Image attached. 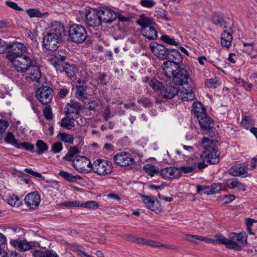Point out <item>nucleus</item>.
<instances>
[{"label":"nucleus","mask_w":257,"mask_h":257,"mask_svg":"<svg viewBox=\"0 0 257 257\" xmlns=\"http://www.w3.org/2000/svg\"><path fill=\"white\" fill-rule=\"evenodd\" d=\"M17 148L18 149H24L26 150L27 151H32L34 149V146L29 143L27 142H23L19 143L18 145H17Z\"/></svg>","instance_id":"51"},{"label":"nucleus","mask_w":257,"mask_h":257,"mask_svg":"<svg viewBox=\"0 0 257 257\" xmlns=\"http://www.w3.org/2000/svg\"><path fill=\"white\" fill-rule=\"evenodd\" d=\"M136 23L141 26V28L155 25V23L152 18L147 17L144 14L140 16L139 18L136 21Z\"/></svg>","instance_id":"27"},{"label":"nucleus","mask_w":257,"mask_h":257,"mask_svg":"<svg viewBox=\"0 0 257 257\" xmlns=\"http://www.w3.org/2000/svg\"><path fill=\"white\" fill-rule=\"evenodd\" d=\"M86 88L87 86L84 82L80 85H76V91L75 92L76 97L80 100L85 101L87 100L86 97Z\"/></svg>","instance_id":"28"},{"label":"nucleus","mask_w":257,"mask_h":257,"mask_svg":"<svg viewBox=\"0 0 257 257\" xmlns=\"http://www.w3.org/2000/svg\"><path fill=\"white\" fill-rule=\"evenodd\" d=\"M212 143L213 142L211 140L206 137H203L200 143V146L205 149L204 151H208L209 150L213 148L211 147Z\"/></svg>","instance_id":"42"},{"label":"nucleus","mask_w":257,"mask_h":257,"mask_svg":"<svg viewBox=\"0 0 257 257\" xmlns=\"http://www.w3.org/2000/svg\"><path fill=\"white\" fill-rule=\"evenodd\" d=\"M178 169L180 170L181 174H182V172L184 173H191L193 172L194 170L196 169L195 162L193 164V163L191 161V160H190L189 165L182 166Z\"/></svg>","instance_id":"38"},{"label":"nucleus","mask_w":257,"mask_h":257,"mask_svg":"<svg viewBox=\"0 0 257 257\" xmlns=\"http://www.w3.org/2000/svg\"><path fill=\"white\" fill-rule=\"evenodd\" d=\"M161 175L166 179H177L181 176L180 170L178 168L167 167L161 170Z\"/></svg>","instance_id":"16"},{"label":"nucleus","mask_w":257,"mask_h":257,"mask_svg":"<svg viewBox=\"0 0 257 257\" xmlns=\"http://www.w3.org/2000/svg\"><path fill=\"white\" fill-rule=\"evenodd\" d=\"M69 35L72 42L80 44L86 40L87 33L85 28L82 26L73 24L69 28Z\"/></svg>","instance_id":"4"},{"label":"nucleus","mask_w":257,"mask_h":257,"mask_svg":"<svg viewBox=\"0 0 257 257\" xmlns=\"http://www.w3.org/2000/svg\"><path fill=\"white\" fill-rule=\"evenodd\" d=\"M198 120L202 130H209L213 126V120L206 113L204 116H200Z\"/></svg>","instance_id":"26"},{"label":"nucleus","mask_w":257,"mask_h":257,"mask_svg":"<svg viewBox=\"0 0 257 257\" xmlns=\"http://www.w3.org/2000/svg\"><path fill=\"white\" fill-rule=\"evenodd\" d=\"M6 5L7 6H8L16 11H21L23 10V9L20 7H19L16 3L14 2H12V1H7L6 2Z\"/></svg>","instance_id":"60"},{"label":"nucleus","mask_w":257,"mask_h":257,"mask_svg":"<svg viewBox=\"0 0 257 257\" xmlns=\"http://www.w3.org/2000/svg\"><path fill=\"white\" fill-rule=\"evenodd\" d=\"M192 110L197 119L199 118L200 116H204L205 114L206 113L205 109L202 104L199 102H195L193 103Z\"/></svg>","instance_id":"29"},{"label":"nucleus","mask_w":257,"mask_h":257,"mask_svg":"<svg viewBox=\"0 0 257 257\" xmlns=\"http://www.w3.org/2000/svg\"><path fill=\"white\" fill-rule=\"evenodd\" d=\"M66 56L57 53L53 55L49 59L50 63L55 68L57 72L63 73L64 67L67 63L65 62Z\"/></svg>","instance_id":"14"},{"label":"nucleus","mask_w":257,"mask_h":257,"mask_svg":"<svg viewBox=\"0 0 257 257\" xmlns=\"http://www.w3.org/2000/svg\"><path fill=\"white\" fill-rule=\"evenodd\" d=\"M53 93V89L50 87L42 86L37 90L36 96L42 103L47 104L52 101Z\"/></svg>","instance_id":"8"},{"label":"nucleus","mask_w":257,"mask_h":257,"mask_svg":"<svg viewBox=\"0 0 257 257\" xmlns=\"http://www.w3.org/2000/svg\"><path fill=\"white\" fill-rule=\"evenodd\" d=\"M197 193L200 194H212L210 186H201L198 185L197 186Z\"/></svg>","instance_id":"47"},{"label":"nucleus","mask_w":257,"mask_h":257,"mask_svg":"<svg viewBox=\"0 0 257 257\" xmlns=\"http://www.w3.org/2000/svg\"><path fill=\"white\" fill-rule=\"evenodd\" d=\"M155 25L145 27L141 29V33L143 36L149 40H154L158 37V32Z\"/></svg>","instance_id":"20"},{"label":"nucleus","mask_w":257,"mask_h":257,"mask_svg":"<svg viewBox=\"0 0 257 257\" xmlns=\"http://www.w3.org/2000/svg\"><path fill=\"white\" fill-rule=\"evenodd\" d=\"M11 48L6 53V58L16 70L20 73L27 72L35 63V57L26 53L27 48L24 44L15 41L8 45Z\"/></svg>","instance_id":"1"},{"label":"nucleus","mask_w":257,"mask_h":257,"mask_svg":"<svg viewBox=\"0 0 257 257\" xmlns=\"http://www.w3.org/2000/svg\"><path fill=\"white\" fill-rule=\"evenodd\" d=\"M178 92V89L172 85L163 86L159 93L160 96L165 99L173 98Z\"/></svg>","instance_id":"18"},{"label":"nucleus","mask_w":257,"mask_h":257,"mask_svg":"<svg viewBox=\"0 0 257 257\" xmlns=\"http://www.w3.org/2000/svg\"><path fill=\"white\" fill-rule=\"evenodd\" d=\"M27 14L30 18H43L44 14L40 12L39 10L36 9H30L27 11Z\"/></svg>","instance_id":"44"},{"label":"nucleus","mask_w":257,"mask_h":257,"mask_svg":"<svg viewBox=\"0 0 257 257\" xmlns=\"http://www.w3.org/2000/svg\"><path fill=\"white\" fill-rule=\"evenodd\" d=\"M10 243L12 245L22 251H26L31 249L33 246H40L39 243L29 242L26 240L11 239Z\"/></svg>","instance_id":"13"},{"label":"nucleus","mask_w":257,"mask_h":257,"mask_svg":"<svg viewBox=\"0 0 257 257\" xmlns=\"http://www.w3.org/2000/svg\"><path fill=\"white\" fill-rule=\"evenodd\" d=\"M229 237L228 248L239 250L241 246L245 245L246 242V237L242 233H231L229 234Z\"/></svg>","instance_id":"6"},{"label":"nucleus","mask_w":257,"mask_h":257,"mask_svg":"<svg viewBox=\"0 0 257 257\" xmlns=\"http://www.w3.org/2000/svg\"><path fill=\"white\" fill-rule=\"evenodd\" d=\"M241 125L247 129L253 125V120L250 116H244L240 122Z\"/></svg>","instance_id":"41"},{"label":"nucleus","mask_w":257,"mask_h":257,"mask_svg":"<svg viewBox=\"0 0 257 257\" xmlns=\"http://www.w3.org/2000/svg\"><path fill=\"white\" fill-rule=\"evenodd\" d=\"M59 175L69 182H75L78 179H80V177L79 175L74 176L71 173L64 171H61L59 172Z\"/></svg>","instance_id":"36"},{"label":"nucleus","mask_w":257,"mask_h":257,"mask_svg":"<svg viewBox=\"0 0 257 257\" xmlns=\"http://www.w3.org/2000/svg\"><path fill=\"white\" fill-rule=\"evenodd\" d=\"M59 206H65L67 207H80V202L78 201H69L59 203Z\"/></svg>","instance_id":"54"},{"label":"nucleus","mask_w":257,"mask_h":257,"mask_svg":"<svg viewBox=\"0 0 257 257\" xmlns=\"http://www.w3.org/2000/svg\"><path fill=\"white\" fill-rule=\"evenodd\" d=\"M86 23L89 27L93 28L101 25V22L97 10H91L86 14Z\"/></svg>","instance_id":"12"},{"label":"nucleus","mask_w":257,"mask_h":257,"mask_svg":"<svg viewBox=\"0 0 257 257\" xmlns=\"http://www.w3.org/2000/svg\"><path fill=\"white\" fill-rule=\"evenodd\" d=\"M24 200L28 207L35 209L39 206L41 202V197L38 193L33 192L27 195Z\"/></svg>","instance_id":"15"},{"label":"nucleus","mask_w":257,"mask_h":257,"mask_svg":"<svg viewBox=\"0 0 257 257\" xmlns=\"http://www.w3.org/2000/svg\"><path fill=\"white\" fill-rule=\"evenodd\" d=\"M114 163L120 166H126L134 163L135 160L132 155L126 152L117 153L113 157Z\"/></svg>","instance_id":"10"},{"label":"nucleus","mask_w":257,"mask_h":257,"mask_svg":"<svg viewBox=\"0 0 257 257\" xmlns=\"http://www.w3.org/2000/svg\"><path fill=\"white\" fill-rule=\"evenodd\" d=\"M74 119V118L69 116V115L68 117H63L61 119V122H60V125L68 130H71L75 125Z\"/></svg>","instance_id":"32"},{"label":"nucleus","mask_w":257,"mask_h":257,"mask_svg":"<svg viewBox=\"0 0 257 257\" xmlns=\"http://www.w3.org/2000/svg\"><path fill=\"white\" fill-rule=\"evenodd\" d=\"M253 43H244L243 45L245 47H247L245 50L244 51L248 53L251 56V58H255L256 57V54H254L251 50L253 48Z\"/></svg>","instance_id":"53"},{"label":"nucleus","mask_w":257,"mask_h":257,"mask_svg":"<svg viewBox=\"0 0 257 257\" xmlns=\"http://www.w3.org/2000/svg\"><path fill=\"white\" fill-rule=\"evenodd\" d=\"M61 39L53 33H47L43 38L44 47L50 51L56 50L60 46Z\"/></svg>","instance_id":"9"},{"label":"nucleus","mask_w":257,"mask_h":257,"mask_svg":"<svg viewBox=\"0 0 257 257\" xmlns=\"http://www.w3.org/2000/svg\"><path fill=\"white\" fill-rule=\"evenodd\" d=\"M219 154L213 148L208 151H204L200 158H204L207 162L215 164L219 162Z\"/></svg>","instance_id":"21"},{"label":"nucleus","mask_w":257,"mask_h":257,"mask_svg":"<svg viewBox=\"0 0 257 257\" xmlns=\"http://www.w3.org/2000/svg\"><path fill=\"white\" fill-rule=\"evenodd\" d=\"M139 103L142 104L146 107H149L152 105V102L150 100L146 97H141L138 100Z\"/></svg>","instance_id":"56"},{"label":"nucleus","mask_w":257,"mask_h":257,"mask_svg":"<svg viewBox=\"0 0 257 257\" xmlns=\"http://www.w3.org/2000/svg\"><path fill=\"white\" fill-rule=\"evenodd\" d=\"M151 49L155 56L162 60L166 59L170 51V49L166 48L165 46L161 44L152 46Z\"/></svg>","instance_id":"23"},{"label":"nucleus","mask_w":257,"mask_h":257,"mask_svg":"<svg viewBox=\"0 0 257 257\" xmlns=\"http://www.w3.org/2000/svg\"><path fill=\"white\" fill-rule=\"evenodd\" d=\"M186 236L188 237L187 240L189 241H191L194 243H196V241H194L192 238H194L195 239H197L198 240L202 241L204 240V237L200 235H191V234H187Z\"/></svg>","instance_id":"61"},{"label":"nucleus","mask_w":257,"mask_h":257,"mask_svg":"<svg viewBox=\"0 0 257 257\" xmlns=\"http://www.w3.org/2000/svg\"><path fill=\"white\" fill-rule=\"evenodd\" d=\"M139 4L144 8L150 9L155 6L156 2L154 0H141Z\"/></svg>","instance_id":"49"},{"label":"nucleus","mask_w":257,"mask_h":257,"mask_svg":"<svg viewBox=\"0 0 257 257\" xmlns=\"http://www.w3.org/2000/svg\"><path fill=\"white\" fill-rule=\"evenodd\" d=\"M167 61L164 62L161 68L162 70H165L168 73L172 71V69L177 68L178 66L182 65V57L180 53L176 50H170L166 58Z\"/></svg>","instance_id":"3"},{"label":"nucleus","mask_w":257,"mask_h":257,"mask_svg":"<svg viewBox=\"0 0 257 257\" xmlns=\"http://www.w3.org/2000/svg\"><path fill=\"white\" fill-rule=\"evenodd\" d=\"M226 185L230 189H233L238 185H241L242 187H243L241 184L239 183L238 179L236 178H231L227 179L226 181Z\"/></svg>","instance_id":"45"},{"label":"nucleus","mask_w":257,"mask_h":257,"mask_svg":"<svg viewBox=\"0 0 257 257\" xmlns=\"http://www.w3.org/2000/svg\"><path fill=\"white\" fill-rule=\"evenodd\" d=\"M44 115L45 117L48 119L50 120L52 118L53 115L52 113V110L49 106H46L44 110Z\"/></svg>","instance_id":"58"},{"label":"nucleus","mask_w":257,"mask_h":257,"mask_svg":"<svg viewBox=\"0 0 257 257\" xmlns=\"http://www.w3.org/2000/svg\"><path fill=\"white\" fill-rule=\"evenodd\" d=\"M77 69L74 64L66 63L64 67V71L66 75L70 78H73L76 76Z\"/></svg>","instance_id":"31"},{"label":"nucleus","mask_w":257,"mask_h":257,"mask_svg":"<svg viewBox=\"0 0 257 257\" xmlns=\"http://www.w3.org/2000/svg\"><path fill=\"white\" fill-rule=\"evenodd\" d=\"M232 35L230 33L224 31L221 35V45L223 47L229 48L231 45Z\"/></svg>","instance_id":"30"},{"label":"nucleus","mask_w":257,"mask_h":257,"mask_svg":"<svg viewBox=\"0 0 257 257\" xmlns=\"http://www.w3.org/2000/svg\"><path fill=\"white\" fill-rule=\"evenodd\" d=\"M31 68H29V75L30 78L34 81L37 82H40V79L41 78L42 74L40 70V68L38 65L36 60L34 65H32Z\"/></svg>","instance_id":"22"},{"label":"nucleus","mask_w":257,"mask_h":257,"mask_svg":"<svg viewBox=\"0 0 257 257\" xmlns=\"http://www.w3.org/2000/svg\"><path fill=\"white\" fill-rule=\"evenodd\" d=\"M210 187L213 194L219 192L221 190L222 185L220 184H213Z\"/></svg>","instance_id":"64"},{"label":"nucleus","mask_w":257,"mask_h":257,"mask_svg":"<svg viewBox=\"0 0 257 257\" xmlns=\"http://www.w3.org/2000/svg\"><path fill=\"white\" fill-rule=\"evenodd\" d=\"M148 83L149 86L151 87L156 92H160L163 86L162 83L156 79L149 80Z\"/></svg>","instance_id":"39"},{"label":"nucleus","mask_w":257,"mask_h":257,"mask_svg":"<svg viewBox=\"0 0 257 257\" xmlns=\"http://www.w3.org/2000/svg\"><path fill=\"white\" fill-rule=\"evenodd\" d=\"M38 150L37 153L39 155L43 154L48 149V146L43 141L38 140L36 144Z\"/></svg>","instance_id":"40"},{"label":"nucleus","mask_w":257,"mask_h":257,"mask_svg":"<svg viewBox=\"0 0 257 257\" xmlns=\"http://www.w3.org/2000/svg\"><path fill=\"white\" fill-rule=\"evenodd\" d=\"M99 205L98 203L95 201H88L85 203H81L80 207H83L89 209H96L98 208Z\"/></svg>","instance_id":"46"},{"label":"nucleus","mask_w":257,"mask_h":257,"mask_svg":"<svg viewBox=\"0 0 257 257\" xmlns=\"http://www.w3.org/2000/svg\"><path fill=\"white\" fill-rule=\"evenodd\" d=\"M215 242L216 244H223L228 248V239L221 234H217L215 235Z\"/></svg>","instance_id":"48"},{"label":"nucleus","mask_w":257,"mask_h":257,"mask_svg":"<svg viewBox=\"0 0 257 257\" xmlns=\"http://www.w3.org/2000/svg\"><path fill=\"white\" fill-rule=\"evenodd\" d=\"M143 202L147 207L153 211L158 213L161 211L159 201L153 197L143 196Z\"/></svg>","instance_id":"19"},{"label":"nucleus","mask_w":257,"mask_h":257,"mask_svg":"<svg viewBox=\"0 0 257 257\" xmlns=\"http://www.w3.org/2000/svg\"><path fill=\"white\" fill-rule=\"evenodd\" d=\"M101 23H111L117 18V14L108 8H100L97 9Z\"/></svg>","instance_id":"11"},{"label":"nucleus","mask_w":257,"mask_h":257,"mask_svg":"<svg viewBox=\"0 0 257 257\" xmlns=\"http://www.w3.org/2000/svg\"><path fill=\"white\" fill-rule=\"evenodd\" d=\"M9 125L7 121L0 119V135H2L6 131Z\"/></svg>","instance_id":"62"},{"label":"nucleus","mask_w":257,"mask_h":257,"mask_svg":"<svg viewBox=\"0 0 257 257\" xmlns=\"http://www.w3.org/2000/svg\"><path fill=\"white\" fill-rule=\"evenodd\" d=\"M63 149V145L61 142H57L52 146V150L54 153H58Z\"/></svg>","instance_id":"57"},{"label":"nucleus","mask_w":257,"mask_h":257,"mask_svg":"<svg viewBox=\"0 0 257 257\" xmlns=\"http://www.w3.org/2000/svg\"><path fill=\"white\" fill-rule=\"evenodd\" d=\"M202 161L200 162L198 159H191V161L193 163V164L195 162L196 167L197 166L199 169H202L205 168L207 166V165L205 164V161H206L205 159L203 158Z\"/></svg>","instance_id":"55"},{"label":"nucleus","mask_w":257,"mask_h":257,"mask_svg":"<svg viewBox=\"0 0 257 257\" xmlns=\"http://www.w3.org/2000/svg\"><path fill=\"white\" fill-rule=\"evenodd\" d=\"M5 140L7 143L12 144L16 148L19 144L18 140L15 138L14 135L11 132L7 133Z\"/></svg>","instance_id":"43"},{"label":"nucleus","mask_w":257,"mask_h":257,"mask_svg":"<svg viewBox=\"0 0 257 257\" xmlns=\"http://www.w3.org/2000/svg\"><path fill=\"white\" fill-rule=\"evenodd\" d=\"M91 169L99 175L105 176L111 172L112 165L109 161L98 159L93 162Z\"/></svg>","instance_id":"5"},{"label":"nucleus","mask_w":257,"mask_h":257,"mask_svg":"<svg viewBox=\"0 0 257 257\" xmlns=\"http://www.w3.org/2000/svg\"><path fill=\"white\" fill-rule=\"evenodd\" d=\"M188 88L181 92L182 93V99L183 101H191L195 98V94L192 91L194 88Z\"/></svg>","instance_id":"34"},{"label":"nucleus","mask_w":257,"mask_h":257,"mask_svg":"<svg viewBox=\"0 0 257 257\" xmlns=\"http://www.w3.org/2000/svg\"><path fill=\"white\" fill-rule=\"evenodd\" d=\"M8 203L13 207H18L21 204L19 197L15 194H12L9 196L8 199Z\"/></svg>","instance_id":"37"},{"label":"nucleus","mask_w":257,"mask_h":257,"mask_svg":"<svg viewBox=\"0 0 257 257\" xmlns=\"http://www.w3.org/2000/svg\"><path fill=\"white\" fill-rule=\"evenodd\" d=\"M161 40L166 43L171 45L177 46L178 43L175 41V40L167 35H162L161 37Z\"/></svg>","instance_id":"50"},{"label":"nucleus","mask_w":257,"mask_h":257,"mask_svg":"<svg viewBox=\"0 0 257 257\" xmlns=\"http://www.w3.org/2000/svg\"><path fill=\"white\" fill-rule=\"evenodd\" d=\"M248 166L245 163L238 164L229 170V174L233 176H240L247 173Z\"/></svg>","instance_id":"24"},{"label":"nucleus","mask_w":257,"mask_h":257,"mask_svg":"<svg viewBox=\"0 0 257 257\" xmlns=\"http://www.w3.org/2000/svg\"><path fill=\"white\" fill-rule=\"evenodd\" d=\"M80 108L81 105L78 102L71 100L66 105V113L73 118H77Z\"/></svg>","instance_id":"17"},{"label":"nucleus","mask_w":257,"mask_h":257,"mask_svg":"<svg viewBox=\"0 0 257 257\" xmlns=\"http://www.w3.org/2000/svg\"><path fill=\"white\" fill-rule=\"evenodd\" d=\"M49 33H53L61 40L62 36L65 35L64 25L60 22H55L52 24L51 31Z\"/></svg>","instance_id":"25"},{"label":"nucleus","mask_w":257,"mask_h":257,"mask_svg":"<svg viewBox=\"0 0 257 257\" xmlns=\"http://www.w3.org/2000/svg\"><path fill=\"white\" fill-rule=\"evenodd\" d=\"M235 199V196L232 195H226L221 197V200L225 203H229Z\"/></svg>","instance_id":"63"},{"label":"nucleus","mask_w":257,"mask_h":257,"mask_svg":"<svg viewBox=\"0 0 257 257\" xmlns=\"http://www.w3.org/2000/svg\"><path fill=\"white\" fill-rule=\"evenodd\" d=\"M143 168L146 173L148 174L151 177L154 176L155 174H159L160 173L158 167L151 164H146L144 166Z\"/></svg>","instance_id":"35"},{"label":"nucleus","mask_w":257,"mask_h":257,"mask_svg":"<svg viewBox=\"0 0 257 257\" xmlns=\"http://www.w3.org/2000/svg\"><path fill=\"white\" fill-rule=\"evenodd\" d=\"M98 105V102L97 101L95 100H90L88 101V103H87L85 101H84V107L86 109H88L91 110H93L95 109V107Z\"/></svg>","instance_id":"52"},{"label":"nucleus","mask_w":257,"mask_h":257,"mask_svg":"<svg viewBox=\"0 0 257 257\" xmlns=\"http://www.w3.org/2000/svg\"><path fill=\"white\" fill-rule=\"evenodd\" d=\"M72 166L80 173H87L89 170L86 169L87 167L92 168V164L89 160L82 156H76L72 162Z\"/></svg>","instance_id":"7"},{"label":"nucleus","mask_w":257,"mask_h":257,"mask_svg":"<svg viewBox=\"0 0 257 257\" xmlns=\"http://www.w3.org/2000/svg\"><path fill=\"white\" fill-rule=\"evenodd\" d=\"M57 138L58 140L69 144L72 145L73 144L74 138V137L69 134H67L66 133H61L60 132L57 135Z\"/></svg>","instance_id":"33"},{"label":"nucleus","mask_w":257,"mask_h":257,"mask_svg":"<svg viewBox=\"0 0 257 257\" xmlns=\"http://www.w3.org/2000/svg\"><path fill=\"white\" fill-rule=\"evenodd\" d=\"M205 85L207 87L216 88L217 86V81L213 79H207L205 82Z\"/></svg>","instance_id":"59"},{"label":"nucleus","mask_w":257,"mask_h":257,"mask_svg":"<svg viewBox=\"0 0 257 257\" xmlns=\"http://www.w3.org/2000/svg\"><path fill=\"white\" fill-rule=\"evenodd\" d=\"M163 74L167 79H172V82L176 85H181L187 88H194V85L189 78V73L185 66L182 64L177 68L172 69L170 73L167 71L162 70Z\"/></svg>","instance_id":"2"}]
</instances>
